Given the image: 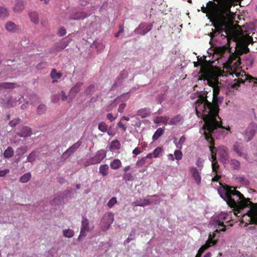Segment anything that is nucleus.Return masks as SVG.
Instances as JSON below:
<instances>
[{"mask_svg": "<svg viewBox=\"0 0 257 257\" xmlns=\"http://www.w3.org/2000/svg\"><path fill=\"white\" fill-rule=\"evenodd\" d=\"M213 97H218V94L220 92V88L218 85L213 88Z\"/></svg>", "mask_w": 257, "mask_h": 257, "instance_id": "603ef678", "label": "nucleus"}, {"mask_svg": "<svg viewBox=\"0 0 257 257\" xmlns=\"http://www.w3.org/2000/svg\"><path fill=\"white\" fill-rule=\"evenodd\" d=\"M25 8L26 3L24 1L17 0L12 9L16 13L20 14L25 10Z\"/></svg>", "mask_w": 257, "mask_h": 257, "instance_id": "4468645a", "label": "nucleus"}, {"mask_svg": "<svg viewBox=\"0 0 257 257\" xmlns=\"http://www.w3.org/2000/svg\"><path fill=\"white\" fill-rule=\"evenodd\" d=\"M46 110V106L44 104H40L37 107V112L39 114H44Z\"/></svg>", "mask_w": 257, "mask_h": 257, "instance_id": "79ce46f5", "label": "nucleus"}, {"mask_svg": "<svg viewBox=\"0 0 257 257\" xmlns=\"http://www.w3.org/2000/svg\"><path fill=\"white\" fill-rule=\"evenodd\" d=\"M234 74L238 78L234 80V82L232 84V87L237 89L240 86V84L244 83V80L241 78H239L241 75L240 73L234 72Z\"/></svg>", "mask_w": 257, "mask_h": 257, "instance_id": "412c9836", "label": "nucleus"}, {"mask_svg": "<svg viewBox=\"0 0 257 257\" xmlns=\"http://www.w3.org/2000/svg\"><path fill=\"white\" fill-rule=\"evenodd\" d=\"M32 134L31 128L27 126H22L20 132L17 133V135L21 137L27 138L30 136Z\"/></svg>", "mask_w": 257, "mask_h": 257, "instance_id": "a211bd4d", "label": "nucleus"}, {"mask_svg": "<svg viewBox=\"0 0 257 257\" xmlns=\"http://www.w3.org/2000/svg\"><path fill=\"white\" fill-rule=\"evenodd\" d=\"M217 242V240H213V239L208 237V239L206 241V243L205 244H204L203 245H207V246H208V248L210 246L216 244Z\"/></svg>", "mask_w": 257, "mask_h": 257, "instance_id": "37998d69", "label": "nucleus"}, {"mask_svg": "<svg viewBox=\"0 0 257 257\" xmlns=\"http://www.w3.org/2000/svg\"><path fill=\"white\" fill-rule=\"evenodd\" d=\"M233 150L238 155V156H242L243 148L238 143L236 142L233 146Z\"/></svg>", "mask_w": 257, "mask_h": 257, "instance_id": "bb28decb", "label": "nucleus"}, {"mask_svg": "<svg viewBox=\"0 0 257 257\" xmlns=\"http://www.w3.org/2000/svg\"><path fill=\"white\" fill-rule=\"evenodd\" d=\"M233 4V0H213L209 1L206 7L203 6L201 11L210 21L231 12Z\"/></svg>", "mask_w": 257, "mask_h": 257, "instance_id": "7ed1b4c3", "label": "nucleus"}, {"mask_svg": "<svg viewBox=\"0 0 257 257\" xmlns=\"http://www.w3.org/2000/svg\"><path fill=\"white\" fill-rule=\"evenodd\" d=\"M162 148L161 147L156 148L153 152V157L157 158L159 154L162 152Z\"/></svg>", "mask_w": 257, "mask_h": 257, "instance_id": "09e8293b", "label": "nucleus"}, {"mask_svg": "<svg viewBox=\"0 0 257 257\" xmlns=\"http://www.w3.org/2000/svg\"><path fill=\"white\" fill-rule=\"evenodd\" d=\"M220 184L221 186L218 189V193L229 207L239 213L240 210L249 206L250 209L247 214L242 216L243 222L245 218H248L249 222H246L245 226L251 224H257V203L252 202L249 198H245L243 194L234 187L226 184Z\"/></svg>", "mask_w": 257, "mask_h": 257, "instance_id": "f257e3e1", "label": "nucleus"}, {"mask_svg": "<svg viewBox=\"0 0 257 257\" xmlns=\"http://www.w3.org/2000/svg\"><path fill=\"white\" fill-rule=\"evenodd\" d=\"M214 131L212 132H209L207 130H203V135L205 137L206 141L210 144V146H209V150L211 153V159L212 162H215V161H217L216 159V149L215 147V143L213 138L212 137V135L214 134L216 131Z\"/></svg>", "mask_w": 257, "mask_h": 257, "instance_id": "423d86ee", "label": "nucleus"}, {"mask_svg": "<svg viewBox=\"0 0 257 257\" xmlns=\"http://www.w3.org/2000/svg\"><path fill=\"white\" fill-rule=\"evenodd\" d=\"M108 126L104 121L100 122L98 125V130L101 132L105 133L107 131Z\"/></svg>", "mask_w": 257, "mask_h": 257, "instance_id": "ea45409f", "label": "nucleus"}, {"mask_svg": "<svg viewBox=\"0 0 257 257\" xmlns=\"http://www.w3.org/2000/svg\"><path fill=\"white\" fill-rule=\"evenodd\" d=\"M185 140H186V138L185 137V136H182L180 138L178 143L176 145L177 147L181 149L182 148V145L185 142Z\"/></svg>", "mask_w": 257, "mask_h": 257, "instance_id": "864d4df0", "label": "nucleus"}, {"mask_svg": "<svg viewBox=\"0 0 257 257\" xmlns=\"http://www.w3.org/2000/svg\"><path fill=\"white\" fill-rule=\"evenodd\" d=\"M190 172L196 183L199 185L201 183V177L200 173L195 167H192L190 169Z\"/></svg>", "mask_w": 257, "mask_h": 257, "instance_id": "6ab92c4d", "label": "nucleus"}, {"mask_svg": "<svg viewBox=\"0 0 257 257\" xmlns=\"http://www.w3.org/2000/svg\"><path fill=\"white\" fill-rule=\"evenodd\" d=\"M249 48L244 45H241L238 50H236V54H232L230 56L228 60V63L230 66L232 65H235L236 67L240 65L241 62L239 56L243 54H246L249 52Z\"/></svg>", "mask_w": 257, "mask_h": 257, "instance_id": "39448f33", "label": "nucleus"}, {"mask_svg": "<svg viewBox=\"0 0 257 257\" xmlns=\"http://www.w3.org/2000/svg\"><path fill=\"white\" fill-rule=\"evenodd\" d=\"M29 16L30 18L31 21L34 24H38L39 22V16L37 12H31L29 13Z\"/></svg>", "mask_w": 257, "mask_h": 257, "instance_id": "393cba45", "label": "nucleus"}, {"mask_svg": "<svg viewBox=\"0 0 257 257\" xmlns=\"http://www.w3.org/2000/svg\"><path fill=\"white\" fill-rule=\"evenodd\" d=\"M169 118L167 116H161L160 117V122H162L164 125H167Z\"/></svg>", "mask_w": 257, "mask_h": 257, "instance_id": "13d9d810", "label": "nucleus"}, {"mask_svg": "<svg viewBox=\"0 0 257 257\" xmlns=\"http://www.w3.org/2000/svg\"><path fill=\"white\" fill-rule=\"evenodd\" d=\"M123 178L126 181H133L134 177L131 173H125L123 175Z\"/></svg>", "mask_w": 257, "mask_h": 257, "instance_id": "8fccbe9b", "label": "nucleus"}, {"mask_svg": "<svg viewBox=\"0 0 257 257\" xmlns=\"http://www.w3.org/2000/svg\"><path fill=\"white\" fill-rule=\"evenodd\" d=\"M117 203V199L115 197H113L111 198L110 200L107 203V206L109 208H112L115 204Z\"/></svg>", "mask_w": 257, "mask_h": 257, "instance_id": "3c124183", "label": "nucleus"}, {"mask_svg": "<svg viewBox=\"0 0 257 257\" xmlns=\"http://www.w3.org/2000/svg\"><path fill=\"white\" fill-rule=\"evenodd\" d=\"M106 117L110 122H112L116 118V116H113L111 113H108L106 115Z\"/></svg>", "mask_w": 257, "mask_h": 257, "instance_id": "e2e57ef3", "label": "nucleus"}, {"mask_svg": "<svg viewBox=\"0 0 257 257\" xmlns=\"http://www.w3.org/2000/svg\"><path fill=\"white\" fill-rule=\"evenodd\" d=\"M175 159L177 160H180L183 156L182 153L180 150H175L174 152Z\"/></svg>", "mask_w": 257, "mask_h": 257, "instance_id": "de8ad7c7", "label": "nucleus"}, {"mask_svg": "<svg viewBox=\"0 0 257 257\" xmlns=\"http://www.w3.org/2000/svg\"><path fill=\"white\" fill-rule=\"evenodd\" d=\"M81 229L87 230V232L90 231L93 228V226L91 228L89 227V221L86 218L83 217L81 222Z\"/></svg>", "mask_w": 257, "mask_h": 257, "instance_id": "a878e982", "label": "nucleus"}, {"mask_svg": "<svg viewBox=\"0 0 257 257\" xmlns=\"http://www.w3.org/2000/svg\"><path fill=\"white\" fill-rule=\"evenodd\" d=\"M28 147L27 146L21 147L17 149V152H20L22 154H24L27 151Z\"/></svg>", "mask_w": 257, "mask_h": 257, "instance_id": "4d7b16f0", "label": "nucleus"}, {"mask_svg": "<svg viewBox=\"0 0 257 257\" xmlns=\"http://www.w3.org/2000/svg\"><path fill=\"white\" fill-rule=\"evenodd\" d=\"M233 15L232 12H230L222 15L223 16L218 17L212 20L210 19V22L212 23L215 29L210 33V37L213 38L223 32L225 33L226 35H228V29L233 21Z\"/></svg>", "mask_w": 257, "mask_h": 257, "instance_id": "20e7f679", "label": "nucleus"}, {"mask_svg": "<svg viewBox=\"0 0 257 257\" xmlns=\"http://www.w3.org/2000/svg\"><path fill=\"white\" fill-rule=\"evenodd\" d=\"M215 176L212 179V182H217L221 178V176L220 175H217V174H215Z\"/></svg>", "mask_w": 257, "mask_h": 257, "instance_id": "338daca9", "label": "nucleus"}, {"mask_svg": "<svg viewBox=\"0 0 257 257\" xmlns=\"http://www.w3.org/2000/svg\"><path fill=\"white\" fill-rule=\"evenodd\" d=\"M164 132V130L161 127L157 129L153 136L152 139L153 141L157 140L163 134Z\"/></svg>", "mask_w": 257, "mask_h": 257, "instance_id": "f704fd0d", "label": "nucleus"}, {"mask_svg": "<svg viewBox=\"0 0 257 257\" xmlns=\"http://www.w3.org/2000/svg\"><path fill=\"white\" fill-rule=\"evenodd\" d=\"M62 198L60 197H57L55 198L52 201V204L54 205H57L61 202Z\"/></svg>", "mask_w": 257, "mask_h": 257, "instance_id": "052dcab7", "label": "nucleus"}, {"mask_svg": "<svg viewBox=\"0 0 257 257\" xmlns=\"http://www.w3.org/2000/svg\"><path fill=\"white\" fill-rule=\"evenodd\" d=\"M113 221V215L111 213H108L103 216L101 223H105L106 226H105V229L107 230L108 229L110 225Z\"/></svg>", "mask_w": 257, "mask_h": 257, "instance_id": "2eb2a0df", "label": "nucleus"}, {"mask_svg": "<svg viewBox=\"0 0 257 257\" xmlns=\"http://www.w3.org/2000/svg\"><path fill=\"white\" fill-rule=\"evenodd\" d=\"M125 107H126L125 103H123L119 104L118 108V111L120 113L123 112Z\"/></svg>", "mask_w": 257, "mask_h": 257, "instance_id": "680f3d73", "label": "nucleus"}, {"mask_svg": "<svg viewBox=\"0 0 257 257\" xmlns=\"http://www.w3.org/2000/svg\"><path fill=\"white\" fill-rule=\"evenodd\" d=\"M83 83L81 82H78L70 89L68 94L69 98L70 99L74 98L76 94L80 91L81 87L83 86Z\"/></svg>", "mask_w": 257, "mask_h": 257, "instance_id": "ddd939ff", "label": "nucleus"}, {"mask_svg": "<svg viewBox=\"0 0 257 257\" xmlns=\"http://www.w3.org/2000/svg\"><path fill=\"white\" fill-rule=\"evenodd\" d=\"M95 86L94 84L90 85L85 90V93L86 95L90 94V93L94 91Z\"/></svg>", "mask_w": 257, "mask_h": 257, "instance_id": "6e6d98bb", "label": "nucleus"}, {"mask_svg": "<svg viewBox=\"0 0 257 257\" xmlns=\"http://www.w3.org/2000/svg\"><path fill=\"white\" fill-rule=\"evenodd\" d=\"M10 171L9 169H6L5 170H0V177H4L7 174L9 173Z\"/></svg>", "mask_w": 257, "mask_h": 257, "instance_id": "69168bd1", "label": "nucleus"}, {"mask_svg": "<svg viewBox=\"0 0 257 257\" xmlns=\"http://www.w3.org/2000/svg\"><path fill=\"white\" fill-rule=\"evenodd\" d=\"M69 97L68 95H66L64 91H61V99L62 101H65L67 100V97Z\"/></svg>", "mask_w": 257, "mask_h": 257, "instance_id": "774afa93", "label": "nucleus"}, {"mask_svg": "<svg viewBox=\"0 0 257 257\" xmlns=\"http://www.w3.org/2000/svg\"><path fill=\"white\" fill-rule=\"evenodd\" d=\"M208 248V246L207 245H202L199 248L197 254L195 257H201L202 254L204 252V251Z\"/></svg>", "mask_w": 257, "mask_h": 257, "instance_id": "a18cd8bd", "label": "nucleus"}, {"mask_svg": "<svg viewBox=\"0 0 257 257\" xmlns=\"http://www.w3.org/2000/svg\"><path fill=\"white\" fill-rule=\"evenodd\" d=\"M109 167L107 164L101 165L99 169V173L103 176H106L108 173Z\"/></svg>", "mask_w": 257, "mask_h": 257, "instance_id": "7c9ffc66", "label": "nucleus"}, {"mask_svg": "<svg viewBox=\"0 0 257 257\" xmlns=\"http://www.w3.org/2000/svg\"><path fill=\"white\" fill-rule=\"evenodd\" d=\"M80 141H77L72 146L70 147L65 152H64L61 156V158L64 160L68 159L71 155H72L81 145Z\"/></svg>", "mask_w": 257, "mask_h": 257, "instance_id": "6e6552de", "label": "nucleus"}, {"mask_svg": "<svg viewBox=\"0 0 257 257\" xmlns=\"http://www.w3.org/2000/svg\"><path fill=\"white\" fill-rule=\"evenodd\" d=\"M10 15L8 9L4 6H0V19H7Z\"/></svg>", "mask_w": 257, "mask_h": 257, "instance_id": "4be33fe9", "label": "nucleus"}, {"mask_svg": "<svg viewBox=\"0 0 257 257\" xmlns=\"http://www.w3.org/2000/svg\"><path fill=\"white\" fill-rule=\"evenodd\" d=\"M218 97H213V102H210L207 99L206 97L200 96L195 103L196 113L198 117H202L204 121L202 129L212 132L218 128H224L229 131L230 127H225L222 125L221 121H218L216 117L220 120L218 116V103L221 102Z\"/></svg>", "mask_w": 257, "mask_h": 257, "instance_id": "f03ea898", "label": "nucleus"}, {"mask_svg": "<svg viewBox=\"0 0 257 257\" xmlns=\"http://www.w3.org/2000/svg\"><path fill=\"white\" fill-rule=\"evenodd\" d=\"M66 34V31L63 27L59 29L58 34L60 37L64 36Z\"/></svg>", "mask_w": 257, "mask_h": 257, "instance_id": "bf43d9fd", "label": "nucleus"}, {"mask_svg": "<svg viewBox=\"0 0 257 257\" xmlns=\"http://www.w3.org/2000/svg\"><path fill=\"white\" fill-rule=\"evenodd\" d=\"M212 172L215 174L218 173V170L219 169V165L217 163V161H215V162H212L211 164Z\"/></svg>", "mask_w": 257, "mask_h": 257, "instance_id": "49530a36", "label": "nucleus"}, {"mask_svg": "<svg viewBox=\"0 0 257 257\" xmlns=\"http://www.w3.org/2000/svg\"><path fill=\"white\" fill-rule=\"evenodd\" d=\"M14 150L11 147H8L4 153V156L6 158H10L14 156Z\"/></svg>", "mask_w": 257, "mask_h": 257, "instance_id": "72a5a7b5", "label": "nucleus"}, {"mask_svg": "<svg viewBox=\"0 0 257 257\" xmlns=\"http://www.w3.org/2000/svg\"><path fill=\"white\" fill-rule=\"evenodd\" d=\"M134 204L136 206H145L146 205H149L151 204V202L147 199H140L137 200L134 203Z\"/></svg>", "mask_w": 257, "mask_h": 257, "instance_id": "b1692460", "label": "nucleus"}, {"mask_svg": "<svg viewBox=\"0 0 257 257\" xmlns=\"http://www.w3.org/2000/svg\"><path fill=\"white\" fill-rule=\"evenodd\" d=\"M120 143L117 140L112 141L110 145V149L111 150H118L120 148Z\"/></svg>", "mask_w": 257, "mask_h": 257, "instance_id": "2f4dec72", "label": "nucleus"}, {"mask_svg": "<svg viewBox=\"0 0 257 257\" xmlns=\"http://www.w3.org/2000/svg\"><path fill=\"white\" fill-rule=\"evenodd\" d=\"M152 29V24H146V23H141L140 24L139 27L135 30L134 32L136 34H137L139 35H145L148 32L150 31Z\"/></svg>", "mask_w": 257, "mask_h": 257, "instance_id": "9d476101", "label": "nucleus"}, {"mask_svg": "<svg viewBox=\"0 0 257 257\" xmlns=\"http://www.w3.org/2000/svg\"><path fill=\"white\" fill-rule=\"evenodd\" d=\"M217 224L218 225V228L212 233H210L208 237L213 239L216 236V232L219 233L220 231H225L226 230V226L224 225L223 221H217Z\"/></svg>", "mask_w": 257, "mask_h": 257, "instance_id": "dca6fc26", "label": "nucleus"}, {"mask_svg": "<svg viewBox=\"0 0 257 257\" xmlns=\"http://www.w3.org/2000/svg\"><path fill=\"white\" fill-rule=\"evenodd\" d=\"M87 17V15L84 12H80L77 14V16H75L73 18H71L70 19L77 20L79 19H83Z\"/></svg>", "mask_w": 257, "mask_h": 257, "instance_id": "a19ab883", "label": "nucleus"}, {"mask_svg": "<svg viewBox=\"0 0 257 257\" xmlns=\"http://www.w3.org/2000/svg\"><path fill=\"white\" fill-rule=\"evenodd\" d=\"M217 152L220 158V161L226 164L228 162V149L224 146H220L216 149Z\"/></svg>", "mask_w": 257, "mask_h": 257, "instance_id": "1a4fd4ad", "label": "nucleus"}, {"mask_svg": "<svg viewBox=\"0 0 257 257\" xmlns=\"http://www.w3.org/2000/svg\"><path fill=\"white\" fill-rule=\"evenodd\" d=\"M63 235L67 238H71L74 235V232L73 230L70 229H64L63 231Z\"/></svg>", "mask_w": 257, "mask_h": 257, "instance_id": "58836bf2", "label": "nucleus"}, {"mask_svg": "<svg viewBox=\"0 0 257 257\" xmlns=\"http://www.w3.org/2000/svg\"><path fill=\"white\" fill-rule=\"evenodd\" d=\"M242 135L246 142H249L252 139L255 135V130L253 125L250 124L244 131Z\"/></svg>", "mask_w": 257, "mask_h": 257, "instance_id": "9b49d317", "label": "nucleus"}, {"mask_svg": "<svg viewBox=\"0 0 257 257\" xmlns=\"http://www.w3.org/2000/svg\"><path fill=\"white\" fill-rule=\"evenodd\" d=\"M209 77H210V76L208 74H202L199 76V80H203L207 81V80Z\"/></svg>", "mask_w": 257, "mask_h": 257, "instance_id": "0e129e2a", "label": "nucleus"}, {"mask_svg": "<svg viewBox=\"0 0 257 257\" xmlns=\"http://www.w3.org/2000/svg\"><path fill=\"white\" fill-rule=\"evenodd\" d=\"M50 76L53 79V82L54 83L57 82V80L54 79L60 78L62 76V74L60 72H57L55 69H53L51 72Z\"/></svg>", "mask_w": 257, "mask_h": 257, "instance_id": "c85d7f7f", "label": "nucleus"}, {"mask_svg": "<svg viewBox=\"0 0 257 257\" xmlns=\"http://www.w3.org/2000/svg\"><path fill=\"white\" fill-rule=\"evenodd\" d=\"M106 152L104 150L98 151L95 155L90 158L86 163L87 165H92L100 163L106 157Z\"/></svg>", "mask_w": 257, "mask_h": 257, "instance_id": "0eeeda50", "label": "nucleus"}, {"mask_svg": "<svg viewBox=\"0 0 257 257\" xmlns=\"http://www.w3.org/2000/svg\"><path fill=\"white\" fill-rule=\"evenodd\" d=\"M183 120V117L180 114H178L172 118L169 121L171 125H176Z\"/></svg>", "mask_w": 257, "mask_h": 257, "instance_id": "cd10ccee", "label": "nucleus"}, {"mask_svg": "<svg viewBox=\"0 0 257 257\" xmlns=\"http://www.w3.org/2000/svg\"><path fill=\"white\" fill-rule=\"evenodd\" d=\"M38 156L37 152L34 151L32 152L27 157V161L28 162L33 163Z\"/></svg>", "mask_w": 257, "mask_h": 257, "instance_id": "473e14b6", "label": "nucleus"}, {"mask_svg": "<svg viewBox=\"0 0 257 257\" xmlns=\"http://www.w3.org/2000/svg\"><path fill=\"white\" fill-rule=\"evenodd\" d=\"M137 114L142 118H146L150 115V109L147 107L141 108L138 111Z\"/></svg>", "mask_w": 257, "mask_h": 257, "instance_id": "aec40b11", "label": "nucleus"}, {"mask_svg": "<svg viewBox=\"0 0 257 257\" xmlns=\"http://www.w3.org/2000/svg\"><path fill=\"white\" fill-rule=\"evenodd\" d=\"M31 178V174L30 173H27L23 175L20 178V182L23 183L28 182Z\"/></svg>", "mask_w": 257, "mask_h": 257, "instance_id": "4c0bfd02", "label": "nucleus"}, {"mask_svg": "<svg viewBox=\"0 0 257 257\" xmlns=\"http://www.w3.org/2000/svg\"><path fill=\"white\" fill-rule=\"evenodd\" d=\"M21 122V119L19 117L15 118L11 120L9 122V125L11 127H15L17 124Z\"/></svg>", "mask_w": 257, "mask_h": 257, "instance_id": "c03bdc74", "label": "nucleus"}, {"mask_svg": "<svg viewBox=\"0 0 257 257\" xmlns=\"http://www.w3.org/2000/svg\"><path fill=\"white\" fill-rule=\"evenodd\" d=\"M121 165V161L118 159H115L113 160L110 164V166L111 168L114 170L119 169Z\"/></svg>", "mask_w": 257, "mask_h": 257, "instance_id": "c756f323", "label": "nucleus"}, {"mask_svg": "<svg viewBox=\"0 0 257 257\" xmlns=\"http://www.w3.org/2000/svg\"><path fill=\"white\" fill-rule=\"evenodd\" d=\"M219 82L218 79L215 78L214 79L210 78V77L207 80V84L212 87V88L218 85Z\"/></svg>", "mask_w": 257, "mask_h": 257, "instance_id": "c9c22d12", "label": "nucleus"}, {"mask_svg": "<svg viewBox=\"0 0 257 257\" xmlns=\"http://www.w3.org/2000/svg\"><path fill=\"white\" fill-rule=\"evenodd\" d=\"M86 232H87V230L81 228L80 234L77 239L78 241H80L82 238L86 236Z\"/></svg>", "mask_w": 257, "mask_h": 257, "instance_id": "5fc2aeb1", "label": "nucleus"}, {"mask_svg": "<svg viewBox=\"0 0 257 257\" xmlns=\"http://www.w3.org/2000/svg\"><path fill=\"white\" fill-rule=\"evenodd\" d=\"M17 84L11 82H1L0 83V90L6 89H13L18 87Z\"/></svg>", "mask_w": 257, "mask_h": 257, "instance_id": "5701e85b", "label": "nucleus"}, {"mask_svg": "<svg viewBox=\"0 0 257 257\" xmlns=\"http://www.w3.org/2000/svg\"><path fill=\"white\" fill-rule=\"evenodd\" d=\"M5 28L9 32L15 33L19 30V26L12 21H8L6 23Z\"/></svg>", "mask_w": 257, "mask_h": 257, "instance_id": "f3484780", "label": "nucleus"}, {"mask_svg": "<svg viewBox=\"0 0 257 257\" xmlns=\"http://www.w3.org/2000/svg\"><path fill=\"white\" fill-rule=\"evenodd\" d=\"M70 42V40L64 38L58 43L55 44L54 46V51L56 52H60L66 48Z\"/></svg>", "mask_w": 257, "mask_h": 257, "instance_id": "f8f14e48", "label": "nucleus"}, {"mask_svg": "<svg viewBox=\"0 0 257 257\" xmlns=\"http://www.w3.org/2000/svg\"><path fill=\"white\" fill-rule=\"evenodd\" d=\"M230 164L233 170H238L240 168V162L235 159H231Z\"/></svg>", "mask_w": 257, "mask_h": 257, "instance_id": "e433bc0d", "label": "nucleus"}]
</instances>
